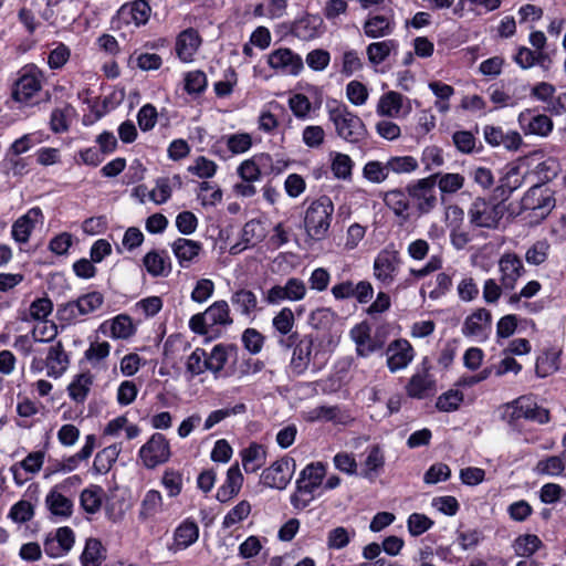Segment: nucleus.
Returning <instances> with one entry per match:
<instances>
[{
	"mask_svg": "<svg viewBox=\"0 0 566 566\" xmlns=\"http://www.w3.org/2000/svg\"><path fill=\"white\" fill-rule=\"evenodd\" d=\"M75 543V533L70 526H61L48 533L43 541L44 553L52 558L66 555Z\"/></svg>",
	"mask_w": 566,
	"mask_h": 566,
	"instance_id": "f8f14e48",
	"label": "nucleus"
},
{
	"mask_svg": "<svg viewBox=\"0 0 566 566\" xmlns=\"http://www.w3.org/2000/svg\"><path fill=\"white\" fill-rule=\"evenodd\" d=\"M138 458L149 470L167 463L171 458L169 440L160 432L153 433L138 450Z\"/></svg>",
	"mask_w": 566,
	"mask_h": 566,
	"instance_id": "0eeeda50",
	"label": "nucleus"
},
{
	"mask_svg": "<svg viewBox=\"0 0 566 566\" xmlns=\"http://www.w3.org/2000/svg\"><path fill=\"white\" fill-rule=\"evenodd\" d=\"M437 176H428L412 180L406 186L410 199L411 211L417 216L429 214L438 206Z\"/></svg>",
	"mask_w": 566,
	"mask_h": 566,
	"instance_id": "7ed1b4c3",
	"label": "nucleus"
},
{
	"mask_svg": "<svg viewBox=\"0 0 566 566\" xmlns=\"http://www.w3.org/2000/svg\"><path fill=\"white\" fill-rule=\"evenodd\" d=\"M364 459L360 463L359 474L361 478L374 483L384 472L385 469V455L379 446L375 444L367 449L366 453L363 454Z\"/></svg>",
	"mask_w": 566,
	"mask_h": 566,
	"instance_id": "a211bd4d",
	"label": "nucleus"
},
{
	"mask_svg": "<svg viewBox=\"0 0 566 566\" xmlns=\"http://www.w3.org/2000/svg\"><path fill=\"white\" fill-rule=\"evenodd\" d=\"M385 206L390 209L396 217L402 221H408L411 216V203L407 197V190L401 188H395L388 190L381 195Z\"/></svg>",
	"mask_w": 566,
	"mask_h": 566,
	"instance_id": "5701e85b",
	"label": "nucleus"
},
{
	"mask_svg": "<svg viewBox=\"0 0 566 566\" xmlns=\"http://www.w3.org/2000/svg\"><path fill=\"white\" fill-rule=\"evenodd\" d=\"M334 206L328 196H321L307 207L304 216V228L310 239L323 240L329 230Z\"/></svg>",
	"mask_w": 566,
	"mask_h": 566,
	"instance_id": "f03ea898",
	"label": "nucleus"
},
{
	"mask_svg": "<svg viewBox=\"0 0 566 566\" xmlns=\"http://www.w3.org/2000/svg\"><path fill=\"white\" fill-rule=\"evenodd\" d=\"M399 263L400 256L398 251L382 250L374 263L375 276L382 282H391Z\"/></svg>",
	"mask_w": 566,
	"mask_h": 566,
	"instance_id": "393cba45",
	"label": "nucleus"
},
{
	"mask_svg": "<svg viewBox=\"0 0 566 566\" xmlns=\"http://www.w3.org/2000/svg\"><path fill=\"white\" fill-rule=\"evenodd\" d=\"M202 41L203 40L199 31L192 27L180 31L175 41V53L177 59L182 63L193 62Z\"/></svg>",
	"mask_w": 566,
	"mask_h": 566,
	"instance_id": "2eb2a0df",
	"label": "nucleus"
},
{
	"mask_svg": "<svg viewBox=\"0 0 566 566\" xmlns=\"http://www.w3.org/2000/svg\"><path fill=\"white\" fill-rule=\"evenodd\" d=\"M239 348L234 343H219L214 345L211 352L207 353L208 371L218 379L224 369L230 357L237 359Z\"/></svg>",
	"mask_w": 566,
	"mask_h": 566,
	"instance_id": "f3484780",
	"label": "nucleus"
},
{
	"mask_svg": "<svg viewBox=\"0 0 566 566\" xmlns=\"http://www.w3.org/2000/svg\"><path fill=\"white\" fill-rule=\"evenodd\" d=\"M136 331L133 318L125 313L104 321L97 329V332L113 339H128L136 334Z\"/></svg>",
	"mask_w": 566,
	"mask_h": 566,
	"instance_id": "dca6fc26",
	"label": "nucleus"
},
{
	"mask_svg": "<svg viewBox=\"0 0 566 566\" xmlns=\"http://www.w3.org/2000/svg\"><path fill=\"white\" fill-rule=\"evenodd\" d=\"M93 384L94 375L90 370L76 374L66 387L70 399L76 405H84Z\"/></svg>",
	"mask_w": 566,
	"mask_h": 566,
	"instance_id": "7c9ffc66",
	"label": "nucleus"
},
{
	"mask_svg": "<svg viewBox=\"0 0 566 566\" xmlns=\"http://www.w3.org/2000/svg\"><path fill=\"white\" fill-rule=\"evenodd\" d=\"M171 250L184 269H188L202 251V243L199 241L178 238L171 243Z\"/></svg>",
	"mask_w": 566,
	"mask_h": 566,
	"instance_id": "b1692460",
	"label": "nucleus"
},
{
	"mask_svg": "<svg viewBox=\"0 0 566 566\" xmlns=\"http://www.w3.org/2000/svg\"><path fill=\"white\" fill-rule=\"evenodd\" d=\"M75 112L71 104H66L63 108H54L50 116V129L54 134H62L70 129V116Z\"/></svg>",
	"mask_w": 566,
	"mask_h": 566,
	"instance_id": "09e8293b",
	"label": "nucleus"
},
{
	"mask_svg": "<svg viewBox=\"0 0 566 566\" xmlns=\"http://www.w3.org/2000/svg\"><path fill=\"white\" fill-rule=\"evenodd\" d=\"M251 513V504L247 500L240 501L234 505L223 517L222 527L230 528L231 526L245 520Z\"/></svg>",
	"mask_w": 566,
	"mask_h": 566,
	"instance_id": "680f3d73",
	"label": "nucleus"
},
{
	"mask_svg": "<svg viewBox=\"0 0 566 566\" xmlns=\"http://www.w3.org/2000/svg\"><path fill=\"white\" fill-rule=\"evenodd\" d=\"M143 263L146 271L154 277L167 276L171 271V260L166 250L147 252Z\"/></svg>",
	"mask_w": 566,
	"mask_h": 566,
	"instance_id": "2f4dec72",
	"label": "nucleus"
},
{
	"mask_svg": "<svg viewBox=\"0 0 566 566\" xmlns=\"http://www.w3.org/2000/svg\"><path fill=\"white\" fill-rule=\"evenodd\" d=\"M430 176H437V186L439 187L442 198L447 193L457 192L464 185V177L460 174L434 172L431 174Z\"/></svg>",
	"mask_w": 566,
	"mask_h": 566,
	"instance_id": "8fccbe9b",
	"label": "nucleus"
},
{
	"mask_svg": "<svg viewBox=\"0 0 566 566\" xmlns=\"http://www.w3.org/2000/svg\"><path fill=\"white\" fill-rule=\"evenodd\" d=\"M205 314L213 328L214 326H229L233 323L228 302L224 300L213 302L205 311Z\"/></svg>",
	"mask_w": 566,
	"mask_h": 566,
	"instance_id": "37998d69",
	"label": "nucleus"
},
{
	"mask_svg": "<svg viewBox=\"0 0 566 566\" xmlns=\"http://www.w3.org/2000/svg\"><path fill=\"white\" fill-rule=\"evenodd\" d=\"M418 161L412 156H396L391 157L387 161L388 172L395 174H410L418 168Z\"/></svg>",
	"mask_w": 566,
	"mask_h": 566,
	"instance_id": "0e129e2a",
	"label": "nucleus"
},
{
	"mask_svg": "<svg viewBox=\"0 0 566 566\" xmlns=\"http://www.w3.org/2000/svg\"><path fill=\"white\" fill-rule=\"evenodd\" d=\"M394 25L395 23L389 18L375 14L366 20L363 29L368 38L376 39L389 35L394 30Z\"/></svg>",
	"mask_w": 566,
	"mask_h": 566,
	"instance_id": "a19ab883",
	"label": "nucleus"
},
{
	"mask_svg": "<svg viewBox=\"0 0 566 566\" xmlns=\"http://www.w3.org/2000/svg\"><path fill=\"white\" fill-rule=\"evenodd\" d=\"M199 538V526L190 517L185 518L174 531V542L168 545L172 553L184 551L195 544Z\"/></svg>",
	"mask_w": 566,
	"mask_h": 566,
	"instance_id": "412c9836",
	"label": "nucleus"
},
{
	"mask_svg": "<svg viewBox=\"0 0 566 566\" xmlns=\"http://www.w3.org/2000/svg\"><path fill=\"white\" fill-rule=\"evenodd\" d=\"M402 95L397 92L386 93L378 103L379 113L389 117L397 116L402 107Z\"/></svg>",
	"mask_w": 566,
	"mask_h": 566,
	"instance_id": "5fc2aeb1",
	"label": "nucleus"
},
{
	"mask_svg": "<svg viewBox=\"0 0 566 566\" xmlns=\"http://www.w3.org/2000/svg\"><path fill=\"white\" fill-rule=\"evenodd\" d=\"M518 123L526 135L546 137L553 130V120L545 114L533 115L526 109L518 115Z\"/></svg>",
	"mask_w": 566,
	"mask_h": 566,
	"instance_id": "4be33fe9",
	"label": "nucleus"
},
{
	"mask_svg": "<svg viewBox=\"0 0 566 566\" xmlns=\"http://www.w3.org/2000/svg\"><path fill=\"white\" fill-rule=\"evenodd\" d=\"M106 558V549L98 538L90 537L80 556L82 566H101Z\"/></svg>",
	"mask_w": 566,
	"mask_h": 566,
	"instance_id": "4c0bfd02",
	"label": "nucleus"
},
{
	"mask_svg": "<svg viewBox=\"0 0 566 566\" xmlns=\"http://www.w3.org/2000/svg\"><path fill=\"white\" fill-rule=\"evenodd\" d=\"M268 64L271 69L293 76L298 75L304 63L300 54L289 48H279L268 55Z\"/></svg>",
	"mask_w": 566,
	"mask_h": 566,
	"instance_id": "4468645a",
	"label": "nucleus"
},
{
	"mask_svg": "<svg viewBox=\"0 0 566 566\" xmlns=\"http://www.w3.org/2000/svg\"><path fill=\"white\" fill-rule=\"evenodd\" d=\"M186 374L192 379L208 371L207 350L197 347L186 360Z\"/></svg>",
	"mask_w": 566,
	"mask_h": 566,
	"instance_id": "49530a36",
	"label": "nucleus"
},
{
	"mask_svg": "<svg viewBox=\"0 0 566 566\" xmlns=\"http://www.w3.org/2000/svg\"><path fill=\"white\" fill-rule=\"evenodd\" d=\"M120 453V444L114 443L111 444L101 451H98L95 455L93 462V471L96 474H106L116 462L118 455Z\"/></svg>",
	"mask_w": 566,
	"mask_h": 566,
	"instance_id": "79ce46f5",
	"label": "nucleus"
},
{
	"mask_svg": "<svg viewBox=\"0 0 566 566\" xmlns=\"http://www.w3.org/2000/svg\"><path fill=\"white\" fill-rule=\"evenodd\" d=\"M326 109L328 112L329 120L333 122L335 126L337 135L345 140L353 143L354 115L348 111V107L340 101L329 98L326 101Z\"/></svg>",
	"mask_w": 566,
	"mask_h": 566,
	"instance_id": "ddd939ff",
	"label": "nucleus"
},
{
	"mask_svg": "<svg viewBox=\"0 0 566 566\" xmlns=\"http://www.w3.org/2000/svg\"><path fill=\"white\" fill-rule=\"evenodd\" d=\"M504 210L503 205L479 197L472 202L468 213L474 227L495 229L504 216Z\"/></svg>",
	"mask_w": 566,
	"mask_h": 566,
	"instance_id": "6e6552de",
	"label": "nucleus"
},
{
	"mask_svg": "<svg viewBox=\"0 0 566 566\" xmlns=\"http://www.w3.org/2000/svg\"><path fill=\"white\" fill-rule=\"evenodd\" d=\"M243 484V475L235 463L227 471V476L222 485L219 486L216 499L221 503H227L237 496Z\"/></svg>",
	"mask_w": 566,
	"mask_h": 566,
	"instance_id": "c85d7f7f",
	"label": "nucleus"
},
{
	"mask_svg": "<svg viewBox=\"0 0 566 566\" xmlns=\"http://www.w3.org/2000/svg\"><path fill=\"white\" fill-rule=\"evenodd\" d=\"M245 411H247V406L243 402L237 403L231 408L213 410L212 412L209 413V416L205 420L203 429L210 430L217 423L221 422L226 418H228L232 415L244 413Z\"/></svg>",
	"mask_w": 566,
	"mask_h": 566,
	"instance_id": "13d9d810",
	"label": "nucleus"
},
{
	"mask_svg": "<svg viewBox=\"0 0 566 566\" xmlns=\"http://www.w3.org/2000/svg\"><path fill=\"white\" fill-rule=\"evenodd\" d=\"M485 142L495 147L504 146L509 150H516L522 144V137L517 132L504 133L501 127L486 125L483 129Z\"/></svg>",
	"mask_w": 566,
	"mask_h": 566,
	"instance_id": "a878e982",
	"label": "nucleus"
},
{
	"mask_svg": "<svg viewBox=\"0 0 566 566\" xmlns=\"http://www.w3.org/2000/svg\"><path fill=\"white\" fill-rule=\"evenodd\" d=\"M53 312V302L49 296L38 297L31 304L29 308L30 317L33 321H45L49 315Z\"/></svg>",
	"mask_w": 566,
	"mask_h": 566,
	"instance_id": "774afa93",
	"label": "nucleus"
},
{
	"mask_svg": "<svg viewBox=\"0 0 566 566\" xmlns=\"http://www.w3.org/2000/svg\"><path fill=\"white\" fill-rule=\"evenodd\" d=\"M208 78L203 71L195 70L184 75V90L188 95L199 96L206 92Z\"/></svg>",
	"mask_w": 566,
	"mask_h": 566,
	"instance_id": "c03bdc74",
	"label": "nucleus"
},
{
	"mask_svg": "<svg viewBox=\"0 0 566 566\" xmlns=\"http://www.w3.org/2000/svg\"><path fill=\"white\" fill-rule=\"evenodd\" d=\"M241 342L245 350L251 355H256L265 344V336L256 328L248 327L241 335Z\"/></svg>",
	"mask_w": 566,
	"mask_h": 566,
	"instance_id": "4d7b16f0",
	"label": "nucleus"
},
{
	"mask_svg": "<svg viewBox=\"0 0 566 566\" xmlns=\"http://www.w3.org/2000/svg\"><path fill=\"white\" fill-rule=\"evenodd\" d=\"M554 192L541 184L533 185L521 200L522 210H531L537 219H545L554 209Z\"/></svg>",
	"mask_w": 566,
	"mask_h": 566,
	"instance_id": "9d476101",
	"label": "nucleus"
},
{
	"mask_svg": "<svg viewBox=\"0 0 566 566\" xmlns=\"http://www.w3.org/2000/svg\"><path fill=\"white\" fill-rule=\"evenodd\" d=\"M266 457V447L255 441L240 451L242 467L248 474L258 472L265 464Z\"/></svg>",
	"mask_w": 566,
	"mask_h": 566,
	"instance_id": "bb28decb",
	"label": "nucleus"
},
{
	"mask_svg": "<svg viewBox=\"0 0 566 566\" xmlns=\"http://www.w3.org/2000/svg\"><path fill=\"white\" fill-rule=\"evenodd\" d=\"M265 235V229L262 221L259 219H251L243 226L242 241L245 244H249L252 241L262 242Z\"/></svg>",
	"mask_w": 566,
	"mask_h": 566,
	"instance_id": "338daca9",
	"label": "nucleus"
},
{
	"mask_svg": "<svg viewBox=\"0 0 566 566\" xmlns=\"http://www.w3.org/2000/svg\"><path fill=\"white\" fill-rule=\"evenodd\" d=\"M34 516V506L27 500H20L14 503L8 513V517L18 524L27 523Z\"/></svg>",
	"mask_w": 566,
	"mask_h": 566,
	"instance_id": "bf43d9fd",
	"label": "nucleus"
},
{
	"mask_svg": "<svg viewBox=\"0 0 566 566\" xmlns=\"http://www.w3.org/2000/svg\"><path fill=\"white\" fill-rule=\"evenodd\" d=\"M406 390L411 398L424 399L434 394L436 381L428 371L418 373L410 378Z\"/></svg>",
	"mask_w": 566,
	"mask_h": 566,
	"instance_id": "473e14b6",
	"label": "nucleus"
},
{
	"mask_svg": "<svg viewBox=\"0 0 566 566\" xmlns=\"http://www.w3.org/2000/svg\"><path fill=\"white\" fill-rule=\"evenodd\" d=\"M543 543L535 534L520 535L513 543L514 552L517 556L531 557L535 554Z\"/></svg>",
	"mask_w": 566,
	"mask_h": 566,
	"instance_id": "de8ad7c7",
	"label": "nucleus"
},
{
	"mask_svg": "<svg viewBox=\"0 0 566 566\" xmlns=\"http://www.w3.org/2000/svg\"><path fill=\"white\" fill-rule=\"evenodd\" d=\"M150 13L151 7L147 0H133L125 2L112 18V29L120 30L128 25L140 28L149 21Z\"/></svg>",
	"mask_w": 566,
	"mask_h": 566,
	"instance_id": "39448f33",
	"label": "nucleus"
},
{
	"mask_svg": "<svg viewBox=\"0 0 566 566\" xmlns=\"http://www.w3.org/2000/svg\"><path fill=\"white\" fill-rule=\"evenodd\" d=\"M222 139L227 140L228 149L231 155L247 153L253 145L252 136L249 133L223 135Z\"/></svg>",
	"mask_w": 566,
	"mask_h": 566,
	"instance_id": "6e6d98bb",
	"label": "nucleus"
},
{
	"mask_svg": "<svg viewBox=\"0 0 566 566\" xmlns=\"http://www.w3.org/2000/svg\"><path fill=\"white\" fill-rule=\"evenodd\" d=\"M295 468V460L289 455H284L262 471L260 483L265 488L282 491L290 484Z\"/></svg>",
	"mask_w": 566,
	"mask_h": 566,
	"instance_id": "1a4fd4ad",
	"label": "nucleus"
},
{
	"mask_svg": "<svg viewBox=\"0 0 566 566\" xmlns=\"http://www.w3.org/2000/svg\"><path fill=\"white\" fill-rule=\"evenodd\" d=\"M163 507V496L158 490H148L142 502L138 511V520L140 522H146L156 516L157 513L161 511Z\"/></svg>",
	"mask_w": 566,
	"mask_h": 566,
	"instance_id": "ea45409f",
	"label": "nucleus"
},
{
	"mask_svg": "<svg viewBox=\"0 0 566 566\" xmlns=\"http://www.w3.org/2000/svg\"><path fill=\"white\" fill-rule=\"evenodd\" d=\"M463 401V392L450 389L438 397L436 407L439 411L451 412L457 410Z\"/></svg>",
	"mask_w": 566,
	"mask_h": 566,
	"instance_id": "e2e57ef3",
	"label": "nucleus"
},
{
	"mask_svg": "<svg viewBox=\"0 0 566 566\" xmlns=\"http://www.w3.org/2000/svg\"><path fill=\"white\" fill-rule=\"evenodd\" d=\"M503 289L513 290L517 280L525 272L522 260L514 253H505L499 261Z\"/></svg>",
	"mask_w": 566,
	"mask_h": 566,
	"instance_id": "aec40b11",
	"label": "nucleus"
},
{
	"mask_svg": "<svg viewBox=\"0 0 566 566\" xmlns=\"http://www.w3.org/2000/svg\"><path fill=\"white\" fill-rule=\"evenodd\" d=\"M322 25L323 19L319 15L306 13L292 23L290 32L303 41H308L319 35Z\"/></svg>",
	"mask_w": 566,
	"mask_h": 566,
	"instance_id": "c756f323",
	"label": "nucleus"
},
{
	"mask_svg": "<svg viewBox=\"0 0 566 566\" xmlns=\"http://www.w3.org/2000/svg\"><path fill=\"white\" fill-rule=\"evenodd\" d=\"M396 48V43L394 40L382 41V42H374L368 45L367 54L374 64H379L384 62L389 55L390 51Z\"/></svg>",
	"mask_w": 566,
	"mask_h": 566,
	"instance_id": "69168bd1",
	"label": "nucleus"
},
{
	"mask_svg": "<svg viewBox=\"0 0 566 566\" xmlns=\"http://www.w3.org/2000/svg\"><path fill=\"white\" fill-rule=\"evenodd\" d=\"M42 217L39 207L31 208L25 214L18 218L11 229V235L18 243H27L35 228L36 218Z\"/></svg>",
	"mask_w": 566,
	"mask_h": 566,
	"instance_id": "cd10ccee",
	"label": "nucleus"
},
{
	"mask_svg": "<svg viewBox=\"0 0 566 566\" xmlns=\"http://www.w3.org/2000/svg\"><path fill=\"white\" fill-rule=\"evenodd\" d=\"M69 364V355L64 350L62 342L59 340L49 349L46 355L48 375L53 378L61 377L67 369Z\"/></svg>",
	"mask_w": 566,
	"mask_h": 566,
	"instance_id": "f704fd0d",
	"label": "nucleus"
},
{
	"mask_svg": "<svg viewBox=\"0 0 566 566\" xmlns=\"http://www.w3.org/2000/svg\"><path fill=\"white\" fill-rule=\"evenodd\" d=\"M492 331V314L489 310L480 307L465 317L462 334L478 343L485 342Z\"/></svg>",
	"mask_w": 566,
	"mask_h": 566,
	"instance_id": "9b49d317",
	"label": "nucleus"
},
{
	"mask_svg": "<svg viewBox=\"0 0 566 566\" xmlns=\"http://www.w3.org/2000/svg\"><path fill=\"white\" fill-rule=\"evenodd\" d=\"M198 199L205 207H212L222 200V190L216 185L209 181H202L199 186Z\"/></svg>",
	"mask_w": 566,
	"mask_h": 566,
	"instance_id": "052dcab7",
	"label": "nucleus"
},
{
	"mask_svg": "<svg viewBox=\"0 0 566 566\" xmlns=\"http://www.w3.org/2000/svg\"><path fill=\"white\" fill-rule=\"evenodd\" d=\"M387 366L391 373L406 368L413 358V348L407 339L391 342L386 350Z\"/></svg>",
	"mask_w": 566,
	"mask_h": 566,
	"instance_id": "6ab92c4d",
	"label": "nucleus"
},
{
	"mask_svg": "<svg viewBox=\"0 0 566 566\" xmlns=\"http://www.w3.org/2000/svg\"><path fill=\"white\" fill-rule=\"evenodd\" d=\"M327 472V464L321 461L308 463L295 482V492L290 501L295 510H304L315 499L314 492L322 485Z\"/></svg>",
	"mask_w": 566,
	"mask_h": 566,
	"instance_id": "f257e3e1",
	"label": "nucleus"
},
{
	"mask_svg": "<svg viewBox=\"0 0 566 566\" xmlns=\"http://www.w3.org/2000/svg\"><path fill=\"white\" fill-rule=\"evenodd\" d=\"M559 368V354L554 349L546 350L536 359L535 371L541 378L552 375Z\"/></svg>",
	"mask_w": 566,
	"mask_h": 566,
	"instance_id": "3c124183",
	"label": "nucleus"
},
{
	"mask_svg": "<svg viewBox=\"0 0 566 566\" xmlns=\"http://www.w3.org/2000/svg\"><path fill=\"white\" fill-rule=\"evenodd\" d=\"M104 304V295L98 291L88 292L80 295L75 300L76 313L82 316L94 313L99 310Z\"/></svg>",
	"mask_w": 566,
	"mask_h": 566,
	"instance_id": "a18cd8bd",
	"label": "nucleus"
},
{
	"mask_svg": "<svg viewBox=\"0 0 566 566\" xmlns=\"http://www.w3.org/2000/svg\"><path fill=\"white\" fill-rule=\"evenodd\" d=\"M50 513L60 518H69L73 513V502L56 490H51L45 497Z\"/></svg>",
	"mask_w": 566,
	"mask_h": 566,
	"instance_id": "e433bc0d",
	"label": "nucleus"
},
{
	"mask_svg": "<svg viewBox=\"0 0 566 566\" xmlns=\"http://www.w3.org/2000/svg\"><path fill=\"white\" fill-rule=\"evenodd\" d=\"M294 323V314L289 307H283L272 319V326L280 334V337H287L293 334Z\"/></svg>",
	"mask_w": 566,
	"mask_h": 566,
	"instance_id": "864d4df0",
	"label": "nucleus"
},
{
	"mask_svg": "<svg viewBox=\"0 0 566 566\" xmlns=\"http://www.w3.org/2000/svg\"><path fill=\"white\" fill-rule=\"evenodd\" d=\"M560 171V166L557 159L549 157L545 159L544 161L539 163L533 174L537 177L538 181L536 184L545 185L546 182H549L554 178L557 177V175Z\"/></svg>",
	"mask_w": 566,
	"mask_h": 566,
	"instance_id": "603ef678",
	"label": "nucleus"
},
{
	"mask_svg": "<svg viewBox=\"0 0 566 566\" xmlns=\"http://www.w3.org/2000/svg\"><path fill=\"white\" fill-rule=\"evenodd\" d=\"M369 327L365 323L356 325V354L366 357L379 352L384 347V340L379 337H370Z\"/></svg>",
	"mask_w": 566,
	"mask_h": 566,
	"instance_id": "c9c22d12",
	"label": "nucleus"
},
{
	"mask_svg": "<svg viewBox=\"0 0 566 566\" xmlns=\"http://www.w3.org/2000/svg\"><path fill=\"white\" fill-rule=\"evenodd\" d=\"M231 304L235 312L242 316L253 319L258 308V297L254 292L248 289H239L231 295Z\"/></svg>",
	"mask_w": 566,
	"mask_h": 566,
	"instance_id": "72a5a7b5",
	"label": "nucleus"
},
{
	"mask_svg": "<svg viewBox=\"0 0 566 566\" xmlns=\"http://www.w3.org/2000/svg\"><path fill=\"white\" fill-rule=\"evenodd\" d=\"M41 76L42 73L34 64L22 67L12 84V99L18 103H29L42 88Z\"/></svg>",
	"mask_w": 566,
	"mask_h": 566,
	"instance_id": "423d86ee",
	"label": "nucleus"
},
{
	"mask_svg": "<svg viewBox=\"0 0 566 566\" xmlns=\"http://www.w3.org/2000/svg\"><path fill=\"white\" fill-rule=\"evenodd\" d=\"M315 338L312 334L301 335L297 332L287 337H279L277 344L285 349L293 348L291 368L294 374L302 375L310 366Z\"/></svg>",
	"mask_w": 566,
	"mask_h": 566,
	"instance_id": "20e7f679",
	"label": "nucleus"
},
{
	"mask_svg": "<svg viewBox=\"0 0 566 566\" xmlns=\"http://www.w3.org/2000/svg\"><path fill=\"white\" fill-rule=\"evenodd\" d=\"M105 495L104 489L97 484H90L80 494V505L88 514L97 513Z\"/></svg>",
	"mask_w": 566,
	"mask_h": 566,
	"instance_id": "58836bf2",
	"label": "nucleus"
}]
</instances>
